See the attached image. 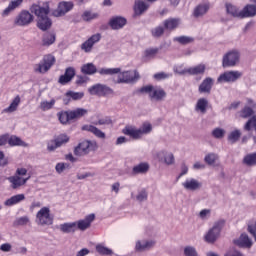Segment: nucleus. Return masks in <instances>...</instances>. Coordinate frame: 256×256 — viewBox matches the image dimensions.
I'll list each match as a JSON object with an SVG mask.
<instances>
[{"label":"nucleus","instance_id":"nucleus-1","mask_svg":"<svg viewBox=\"0 0 256 256\" xmlns=\"http://www.w3.org/2000/svg\"><path fill=\"white\" fill-rule=\"evenodd\" d=\"M32 13L38 17L37 27L41 29V31H47V29H51V25L53 22L49 19V7L46 5L45 7H41L39 5H32L31 7Z\"/></svg>","mask_w":256,"mask_h":256},{"label":"nucleus","instance_id":"nucleus-2","mask_svg":"<svg viewBox=\"0 0 256 256\" xmlns=\"http://www.w3.org/2000/svg\"><path fill=\"white\" fill-rule=\"evenodd\" d=\"M139 94H148L151 100L161 101L167 97L165 90L158 88L155 89L153 85H146L137 90Z\"/></svg>","mask_w":256,"mask_h":256},{"label":"nucleus","instance_id":"nucleus-3","mask_svg":"<svg viewBox=\"0 0 256 256\" xmlns=\"http://www.w3.org/2000/svg\"><path fill=\"white\" fill-rule=\"evenodd\" d=\"M152 131L153 125L150 122H144L139 129L130 127L129 137L133 140H141L143 136L151 134Z\"/></svg>","mask_w":256,"mask_h":256},{"label":"nucleus","instance_id":"nucleus-4","mask_svg":"<svg viewBox=\"0 0 256 256\" xmlns=\"http://www.w3.org/2000/svg\"><path fill=\"white\" fill-rule=\"evenodd\" d=\"M97 147V142L91 140H84L75 147L74 155H76L77 157L89 155L91 151H96Z\"/></svg>","mask_w":256,"mask_h":256},{"label":"nucleus","instance_id":"nucleus-5","mask_svg":"<svg viewBox=\"0 0 256 256\" xmlns=\"http://www.w3.org/2000/svg\"><path fill=\"white\" fill-rule=\"evenodd\" d=\"M55 65V56L51 54L44 55L42 61L34 66L35 73L45 74Z\"/></svg>","mask_w":256,"mask_h":256},{"label":"nucleus","instance_id":"nucleus-6","mask_svg":"<svg viewBox=\"0 0 256 256\" xmlns=\"http://www.w3.org/2000/svg\"><path fill=\"white\" fill-rule=\"evenodd\" d=\"M224 225H225L224 220H219V221L215 222L214 226L211 229H209V231L205 235V237H204L205 241L209 244L215 243V241L220 236V232Z\"/></svg>","mask_w":256,"mask_h":256},{"label":"nucleus","instance_id":"nucleus-7","mask_svg":"<svg viewBox=\"0 0 256 256\" xmlns=\"http://www.w3.org/2000/svg\"><path fill=\"white\" fill-rule=\"evenodd\" d=\"M36 223L38 225H53V216L49 207H42L36 214Z\"/></svg>","mask_w":256,"mask_h":256},{"label":"nucleus","instance_id":"nucleus-8","mask_svg":"<svg viewBox=\"0 0 256 256\" xmlns=\"http://www.w3.org/2000/svg\"><path fill=\"white\" fill-rule=\"evenodd\" d=\"M241 77H242V72L240 71H237V70L225 71L224 73L220 74V76L217 79V82L219 84L234 83L237 80H239Z\"/></svg>","mask_w":256,"mask_h":256},{"label":"nucleus","instance_id":"nucleus-9","mask_svg":"<svg viewBox=\"0 0 256 256\" xmlns=\"http://www.w3.org/2000/svg\"><path fill=\"white\" fill-rule=\"evenodd\" d=\"M240 54L238 51L232 50L227 52L222 59V66L223 68H231L235 67L236 64L239 62Z\"/></svg>","mask_w":256,"mask_h":256},{"label":"nucleus","instance_id":"nucleus-10","mask_svg":"<svg viewBox=\"0 0 256 256\" xmlns=\"http://www.w3.org/2000/svg\"><path fill=\"white\" fill-rule=\"evenodd\" d=\"M88 93H90V95H97L98 97H105L112 95L113 89L103 84H95L88 88Z\"/></svg>","mask_w":256,"mask_h":256},{"label":"nucleus","instance_id":"nucleus-11","mask_svg":"<svg viewBox=\"0 0 256 256\" xmlns=\"http://www.w3.org/2000/svg\"><path fill=\"white\" fill-rule=\"evenodd\" d=\"M206 71V65L205 64H198L193 67H189L186 69H183L178 72L179 75H190V76H198V75H204Z\"/></svg>","mask_w":256,"mask_h":256},{"label":"nucleus","instance_id":"nucleus-12","mask_svg":"<svg viewBox=\"0 0 256 256\" xmlns=\"http://www.w3.org/2000/svg\"><path fill=\"white\" fill-rule=\"evenodd\" d=\"M11 189H19L20 187H23V185L27 184V181L31 179V176L29 175L28 177H22V176H17L14 174L13 176H10L7 178Z\"/></svg>","mask_w":256,"mask_h":256},{"label":"nucleus","instance_id":"nucleus-13","mask_svg":"<svg viewBox=\"0 0 256 256\" xmlns=\"http://www.w3.org/2000/svg\"><path fill=\"white\" fill-rule=\"evenodd\" d=\"M33 21V16L29 13V11L24 10L20 12V14L15 19V25H19V27H25L29 25Z\"/></svg>","mask_w":256,"mask_h":256},{"label":"nucleus","instance_id":"nucleus-14","mask_svg":"<svg viewBox=\"0 0 256 256\" xmlns=\"http://www.w3.org/2000/svg\"><path fill=\"white\" fill-rule=\"evenodd\" d=\"M95 221V214H89L84 219L75 221L76 230L87 231L91 227V223Z\"/></svg>","mask_w":256,"mask_h":256},{"label":"nucleus","instance_id":"nucleus-15","mask_svg":"<svg viewBox=\"0 0 256 256\" xmlns=\"http://www.w3.org/2000/svg\"><path fill=\"white\" fill-rule=\"evenodd\" d=\"M108 25L113 31H119V29H123V27L127 25V18L123 16H114L110 18Z\"/></svg>","mask_w":256,"mask_h":256},{"label":"nucleus","instance_id":"nucleus-16","mask_svg":"<svg viewBox=\"0 0 256 256\" xmlns=\"http://www.w3.org/2000/svg\"><path fill=\"white\" fill-rule=\"evenodd\" d=\"M149 3L143 0H136L133 6L134 17H141L149 10Z\"/></svg>","mask_w":256,"mask_h":256},{"label":"nucleus","instance_id":"nucleus-17","mask_svg":"<svg viewBox=\"0 0 256 256\" xmlns=\"http://www.w3.org/2000/svg\"><path fill=\"white\" fill-rule=\"evenodd\" d=\"M73 2H60L58 8L53 12L54 17H63L73 9Z\"/></svg>","mask_w":256,"mask_h":256},{"label":"nucleus","instance_id":"nucleus-18","mask_svg":"<svg viewBox=\"0 0 256 256\" xmlns=\"http://www.w3.org/2000/svg\"><path fill=\"white\" fill-rule=\"evenodd\" d=\"M85 97L84 92H75V91H68L65 93V97L63 98L64 105H69L71 101H81Z\"/></svg>","mask_w":256,"mask_h":256},{"label":"nucleus","instance_id":"nucleus-19","mask_svg":"<svg viewBox=\"0 0 256 256\" xmlns=\"http://www.w3.org/2000/svg\"><path fill=\"white\" fill-rule=\"evenodd\" d=\"M214 85V79L211 77H206L199 85L198 91L200 94H207L211 93L212 87Z\"/></svg>","mask_w":256,"mask_h":256},{"label":"nucleus","instance_id":"nucleus-20","mask_svg":"<svg viewBox=\"0 0 256 256\" xmlns=\"http://www.w3.org/2000/svg\"><path fill=\"white\" fill-rule=\"evenodd\" d=\"M182 186L187 191L195 192L197 190H200V188L202 187V183L195 178H190L186 179V181L182 183Z\"/></svg>","mask_w":256,"mask_h":256},{"label":"nucleus","instance_id":"nucleus-21","mask_svg":"<svg viewBox=\"0 0 256 256\" xmlns=\"http://www.w3.org/2000/svg\"><path fill=\"white\" fill-rule=\"evenodd\" d=\"M180 24H181V19L179 18L170 17L163 21L164 29L170 32L175 31L177 28H179Z\"/></svg>","mask_w":256,"mask_h":256},{"label":"nucleus","instance_id":"nucleus-22","mask_svg":"<svg viewBox=\"0 0 256 256\" xmlns=\"http://www.w3.org/2000/svg\"><path fill=\"white\" fill-rule=\"evenodd\" d=\"M234 244L240 248H251L252 241L246 233H242L238 239L234 240Z\"/></svg>","mask_w":256,"mask_h":256},{"label":"nucleus","instance_id":"nucleus-23","mask_svg":"<svg viewBox=\"0 0 256 256\" xmlns=\"http://www.w3.org/2000/svg\"><path fill=\"white\" fill-rule=\"evenodd\" d=\"M74 77H75V68L68 67L66 68L64 75L60 76L59 83L61 85H66V83H69V81H71Z\"/></svg>","mask_w":256,"mask_h":256},{"label":"nucleus","instance_id":"nucleus-24","mask_svg":"<svg viewBox=\"0 0 256 256\" xmlns=\"http://www.w3.org/2000/svg\"><path fill=\"white\" fill-rule=\"evenodd\" d=\"M23 201H25V194H16L4 201V205L5 207H13L14 205H19V203Z\"/></svg>","mask_w":256,"mask_h":256},{"label":"nucleus","instance_id":"nucleus-25","mask_svg":"<svg viewBox=\"0 0 256 256\" xmlns=\"http://www.w3.org/2000/svg\"><path fill=\"white\" fill-rule=\"evenodd\" d=\"M255 16H256V5H254V4H247L242 9V14H241L242 19L252 18V17H255Z\"/></svg>","mask_w":256,"mask_h":256},{"label":"nucleus","instance_id":"nucleus-26","mask_svg":"<svg viewBox=\"0 0 256 256\" xmlns=\"http://www.w3.org/2000/svg\"><path fill=\"white\" fill-rule=\"evenodd\" d=\"M157 157L160 161H163L164 157V162L167 165H173L175 163V156L173 155V153L167 154V151H160L158 152Z\"/></svg>","mask_w":256,"mask_h":256},{"label":"nucleus","instance_id":"nucleus-27","mask_svg":"<svg viewBox=\"0 0 256 256\" xmlns=\"http://www.w3.org/2000/svg\"><path fill=\"white\" fill-rule=\"evenodd\" d=\"M155 246V241L153 240H146V241H138L136 243V250L139 252L147 251Z\"/></svg>","mask_w":256,"mask_h":256},{"label":"nucleus","instance_id":"nucleus-28","mask_svg":"<svg viewBox=\"0 0 256 256\" xmlns=\"http://www.w3.org/2000/svg\"><path fill=\"white\" fill-rule=\"evenodd\" d=\"M21 3H23V0L11 1L9 3L8 7H6L3 10L2 17H8V15H10L12 13V11H15V9H17V7H19L21 5Z\"/></svg>","mask_w":256,"mask_h":256},{"label":"nucleus","instance_id":"nucleus-29","mask_svg":"<svg viewBox=\"0 0 256 256\" xmlns=\"http://www.w3.org/2000/svg\"><path fill=\"white\" fill-rule=\"evenodd\" d=\"M59 229L62 233H75L77 231L76 222H65L60 224Z\"/></svg>","mask_w":256,"mask_h":256},{"label":"nucleus","instance_id":"nucleus-30","mask_svg":"<svg viewBox=\"0 0 256 256\" xmlns=\"http://www.w3.org/2000/svg\"><path fill=\"white\" fill-rule=\"evenodd\" d=\"M210 9L209 3L199 4L195 7L193 15L195 18L205 15Z\"/></svg>","mask_w":256,"mask_h":256},{"label":"nucleus","instance_id":"nucleus-31","mask_svg":"<svg viewBox=\"0 0 256 256\" xmlns=\"http://www.w3.org/2000/svg\"><path fill=\"white\" fill-rule=\"evenodd\" d=\"M83 131H89L90 133H93L96 137L99 139H105V132L99 130V128L93 126V125H84L82 127Z\"/></svg>","mask_w":256,"mask_h":256},{"label":"nucleus","instance_id":"nucleus-32","mask_svg":"<svg viewBox=\"0 0 256 256\" xmlns=\"http://www.w3.org/2000/svg\"><path fill=\"white\" fill-rule=\"evenodd\" d=\"M7 143L10 147H27V143L15 135L10 136L9 139L7 138Z\"/></svg>","mask_w":256,"mask_h":256},{"label":"nucleus","instance_id":"nucleus-33","mask_svg":"<svg viewBox=\"0 0 256 256\" xmlns=\"http://www.w3.org/2000/svg\"><path fill=\"white\" fill-rule=\"evenodd\" d=\"M147 172H149V163L147 162H141L138 165L134 166L132 169V173L134 175L147 174Z\"/></svg>","mask_w":256,"mask_h":256},{"label":"nucleus","instance_id":"nucleus-34","mask_svg":"<svg viewBox=\"0 0 256 256\" xmlns=\"http://www.w3.org/2000/svg\"><path fill=\"white\" fill-rule=\"evenodd\" d=\"M226 12L228 15L234 18L242 19V10L239 11V9L232 4H228V3L226 4Z\"/></svg>","mask_w":256,"mask_h":256},{"label":"nucleus","instance_id":"nucleus-35","mask_svg":"<svg viewBox=\"0 0 256 256\" xmlns=\"http://www.w3.org/2000/svg\"><path fill=\"white\" fill-rule=\"evenodd\" d=\"M81 71L84 75H95V73H99V70H97V66L93 63H87L84 64L81 67Z\"/></svg>","mask_w":256,"mask_h":256},{"label":"nucleus","instance_id":"nucleus-36","mask_svg":"<svg viewBox=\"0 0 256 256\" xmlns=\"http://www.w3.org/2000/svg\"><path fill=\"white\" fill-rule=\"evenodd\" d=\"M81 18L86 22V23H91V21H95V19L99 18V13L98 12H93L91 10H86L83 12L81 15Z\"/></svg>","mask_w":256,"mask_h":256},{"label":"nucleus","instance_id":"nucleus-37","mask_svg":"<svg viewBox=\"0 0 256 256\" xmlns=\"http://www.w3.org/2000/svg\"><path fill=\"white\" fill-rule=\"evenodd\" d=\"M207 106H208V100L206 98H199L195 106V111L205 114L207 110Z\"/></svg>","mask_w":256,"mask_h":256},{"label":"nucleus","instance_id":"nucleus-38","mask_svg":"<svg viewBox=\"0 0 256 256\" xmlns=\"http://www.w3.org/2000/svg\"><path fill=\"white\" fill-rule=\"evenodd\" d=\"M57 117L62 123V125H67L69 121H73V118H71V112L70 111H62L57 113Z\"/></svg>","mask_w":256,"mask_h":256},{"label":"nucleus","instance_id":"nucleus-39","mask_svg":"<svg viewBox=\"0 0 256 256\" xmlns=\"http://www.w3.org/2000/svg\"><path fill=\"white\" fill-rule=\"evenodd\" d=\"M20 103H21V97L16 96L12 100L11 104L9 105V107H7V108H5L3 110V113H15V110L17 109V107H19Z\"/></svg>","mask_w":256,"mask_h":256},{"label":"nucleus","instance_id":"nucleus-40","mask_svg":"<svg viewBox=\"0 0 256 256\" xmlns=\"http://www.w3.org/2000/svg\"><path fill=\"white\" fill-rule=\"evenodd\" d=\"M55 43V34L51 32H47L42 37V45L44 47H49L50 45H53Z\"/></svg>","mask_w":256,"mask_h":256},{"label":"nucleus","instance_id":"nucleus-41","mask_svg":"<svg viewBox=\"0 0 256 256\" xmlns=\"http://www.w3.org/2000/svg\"><path fill=\"white\" fill-rule=\"evenodd\" d=\"M243 163L248 167L256 166V152L245 155Z\"/></svg>","mask_w":256,"mask_h":256},{"label":"nucleus","instance_id":"nucleus-42","mask_svg":"<svg viewBox=\"0 0 256 256\" xmlns=\"http://www.w3.org/2000/svg\"><path fill=\"white\" fill-rule=\"evenodd\" d=\"M174 42H177L180 45L185 46L195 42V38L191 36H178V37H174Z\"/></svg>","mask_w":256,"mask_h":256},{"label":"nucleus","instance_id":"nucleus-43","mask_svg":"<svg viewBox=\"0 0 256 256\" xmlns=\"http://www.w3.org/2000/svg\"><path fill=\"white\" fill-rule=\"evenodd\" d=\"M88 111L85 108H77L76 110L70 111V119H80V117H85Z\"/></svg>","mask_w":256,"mask_h":256},{"label":"nucleus","instance_id":"nucleus-44","mask_svg":"<svg viewBox=\"0 0 256 256\" xmlns=\"http://www.w3.org/2000/svg\"><path fill=\"white\" fill-rule=\"evenodd\" d=\"M98 73L99 75H119L121 68H100Z\"/></svg>","mask_w":256,"mask_h":256},{"label":"nucleus","instance_id":"nucleus-45","mask_svg":"<svg viewBox=\"0 0 256 256\" xmlns=\"http://www.w3.org/2000/svg\"><path fill=\"white\" fill-rule=\"evenodd\" d=\"M96 251L99 255H113V250L111 248H107L104 244H97Z\"/></svg>","mask_w":256,"mask_h":256},{"label":"nucleus","instance_id":"nucleus-46","mask_svg":"<svg viewBox=\"0 0 256 256\" xmlns=\"http://www.w3.org/2000/svg\"><path fill=\"white\" fill-rule=\"evenodd\" d=\"M55 99H51L50 101L44 100L40 103L41 111H49L55 107Z\"/></svg>","mask_w":256,"mask_h":256},{"label":"nucleus","instance_id":"nucleus-47","mask_svg":"<svg viewBox=\"0 0 256 256\" xmlns=\"http://www.w3.org/2000/svg\"><path fill=\"white\" fill-rule=\"evenodd\" d=\"M157 54H159V48L155 47H151V48H147L145 51H144V57L146 59H154Z\"/></svg>","mask_w":256,"mask_h":256},{"label":"nucleus","instance_id":"nucleus-48","mask_svg":"<svg viewBox=\"0 0 256 256\" xmlns=\"http://www.w3.org/2000/svg\"><path fill=\"white\" fill-rule=\"evenodd\" d=\"M241 137V131L238 129H235L233 131L230 132V134L228 135V141L231 144L236 143Z\"/></svg>","mask_w":256,"mask_h":256},{"label":"nucleus","instance_id":"nucleus-49","mask_svg":"<svg viewBox=\"0 0 256 256\" xmlns=\"http://www.w3.org/2000/svg\"><path fill=\"white\" fill-rule=\"evenodd\" d=\"M165 34V27L157 26L151 30L153 38H161Z\"/></svg>","mask_w":256,"mask_h":256},{"label":"nucleus","instance_id":"nucleus-50","mask_svg":"<svg viewBox=\"0 0 256 256\" xmlns=\"http://www.w3.org/2000/svg\"><path fill=\"white\" fill-rule=\"evenodd\" d=\"M71 166L68 163L59 162L55 166V171L58 173V175H61L64 171H67V169H70Z\"/></svg>","mask_w":256,"mask_h":256},{"label":"nucleus","instance_id":"nucleus-51","mask_svg":"<svg viewBox=\"0 0 256 256\" xmlns=\"http://www.w3.org/2000/svg\"><path fill=\"white\" fill-rule=\"evenodd\" d=\"M253 128L256 129V115L252 116L244 126V130L248 132L251 131Z\"/></svg>","mask_w":256,"mask_h":256},{"label":"nucleus","instance_id":"nucleus-52","mask_svg":"<svg viewBox=\"0 0 256 256\" xmlns=\"http://www.w3.org/2000/svg\"><path fill=\"white\" fill-rule=\"evenodd\" d=\"M253 109L251 107L245 106L241 111H240V117L243 119H247L253 115Z\"/></svg>","mask_w":256,"mask_h":256},{"label":"nucleus","instance_id":"nucleus-53","mask_svg":"<svg viewBox=\"0 0 256 256\" xmlns=\"http://www.w3.org/2000/svg\"><path fill=\"white\" fill-rule=\"evenodd\" d=\"M56 143L58 144V147H61L65 145V143H69V136L67 134H60L56 139Z\"/></svg>","mask_w":256,"mask_h":256},{"label":"nucleus","instance_id":"nucleus-54","mask_svg":"<svg viewBox=\"0 0 256 256\" xmlns=\"http://www.w3.org/2000/svg\"><path fill=\"white\" fill-rule=\"evenodd\" d=\"M139 79H141V75L139 74V71L137 70L130 71V74H129L130 84L136 83L137 81H139Z\"/></svg>","mask_w":256,"mask_h":256},{"label":"nucleus","instance_id":"nucleus-55","mask_svg":"<svg viewBox=\"0 0 256 256\" xmlns=\"http://www.w3.org/2000/svg\"><path fill=\"white\" fill-rule=\"evenodd\" d=\"M218 159V155L215 153H208L205 158L204 161L206 162V164L208 165H213L215 163V161Z\"/></svg>","mask_w":256,"mask_h":256},{"label":"nucleus","instance_id":"nucleus-56","mask_svg":"<svg viewBox=\"0 0 256 256\" xmlns=\"http://www.w3.org/2000/svg\"><path fill=\"white\" fill-rule=\"evenodd\" d=\"M94 45L87 39L84 43L81 44V49L84 53H91L93 51Z\"/></svg>","mask_w":256,"mask_h":256},{"label":"nucleus","instance_id":"nucleus-57","mask_svg":"<svg viewBox=\"0 0 256 256\" xmlns=\"http://www.w3.org/2000/svg\"><path fill=\"white\" fill-rule=\"evenodd\" d=\"M212 136L215 139H222L225 136V130L217 127L212 131Z\"/></svg>","mask_w":256,"mask_h":256},{"label":"nucleus","instance_id":"nucleus-58","mask_svg":"<svg viewBox=\"0 0 256 256\" xmlns=\"http://www.w3.org/2000/svg\"><path fill=\"white\" fill-rule=\"evenodd\" d=\"M185 256H198L197 250L193 246H186L184 248Z\"/></svg>","mask_w":256,"mask_h":256},{"label":"nucleus","instance_id":"nucleus-59","mask_svg":"<svg viewBox=\"0 0 256 256\" xmlns=\"http://www.w3.org/2000/svg\"><path fill=\"white\" fill-rule=\"evenodd\" d=\"M248 232L255 238L256 241V221L252 220L248 223Z\"/></svg>","mask_w":256,"mask_h":256},{"label":"nucleus","instance_id":"nucleus-60","mask_svg":"<svg viewBox=\"0 0 256 256\" xmlns=\"http://www.w3.org/2000/svg\"><path fill=\"white\" fill-rule=\"evenodd\" d=\"M29 223V218L27 216H22L14 221L16 227L27 225Z\"/></svg>","mask_w":256,"mask_h":256},{"label":"nucleus","instance_id":"nucleus-61","mask_svg":"<svg viewBox=\"0 0 256 256\" xmlns=\"http://www.w3.org/2000/svg\"><path fill=\"white\" fill-rule=\"evenodd\" d=\"M115 83H129V76H127V72H123L122 74H120Z\"/></svg>","mask_w":256,"mask_h":256},{"label":"nucleus","instance_id":"nucleus-62","mask_svg":"<svg viewBox=\"0 0 256 256\" xmlns=\"http://www.w3.org/2000/svg\"><path fill=\"white\" fill-rule=\"evenodd\" d=\"M147 197H148L147 190L142 189V190L138 193V195L136 196V199H137V201H139V202H143V201H146V200H147Z\"/></svg>","mask_w":256,"mask_h":256},{"label":"nucleus","instance_id":"nucleus-63","mask_svg":"<svg viewBox=\"0 0 256 256\" xmlns=\"http://www.w3.org/2000/svg\"><path fill=\"white\" fill-rule=\"evenodd\" d=\"M88 41H90L95 46L96 43L101 41V33L93 34L90 38H88Z\"/></svg>","mask_w":256,"mask_h":256},{"label":"nucleus","instance_id":"nucleus-64","mask_svg":"<svg viewBox=\"0 0 256 256\" xmlns=\"http://www.w3.org/2000/svg\"><path fill=\"white\" fill-rule=\"evenodd\" d=\"M58 147H60L56 140H50L48 143H47V149L48 151H55V149H58Z\"/></svg>","mask_w":256,"mask_h":256}]
</instances>
